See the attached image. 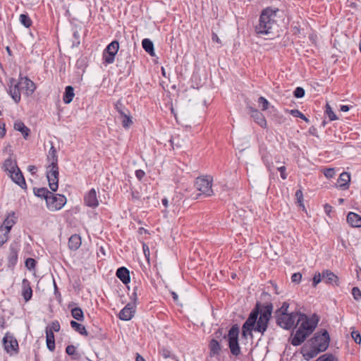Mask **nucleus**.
Here are the masks:
<instances>
[{
  "instance_id": "f257e3e1",
  "label": "nucleus",
  "mask_w": 361,
  "mask_h": 361,
  "mask_svg": "<svg viewBox=\"0 0 361 361\" xmlns=\"http://www.w3.org/2000/svg\"><path fill=\"white\" fill-rule=\"evenodd\" d=\"M277 325L284 329H290L296 323L298 328L291 339V344L298 346L302 344L316 328V322L310 320L304 314L298 312L281 313L276 315Z\"/></svg>"
},
{
  "instance_id": "f03ea898",
  "label": "nucleus",
  "mask_w": 361,
  "mask_h": 361,
  "mask_svg": "<svg viewBox=\"0 0 361 361\" xmlns=\"http://www.w3.org/2000/svg\"><path fill=\"white\" fill-rule=\"evenodd\" d=\"M273 311V305L271 302L264 304L259 308L257 304L255 308L250 313L248 318L242 326V337L247 338H253L252 331H257L262 334L267 331L269 322Z\"/></svg>"
},
{
  "instance_id": "7ed1b4c3",
  "label": "nucleus",
  "mask_w": 361,
  "mask_h": 361,
  "mask_svg": "<svg viewBox=\"0 0 361 361\" xmlns=\"http://www.w3.org/2000/svg\"><path fill=\"white\" fill-rule=\"evenodd\" d=\"M278 9L273 10L270 8H264L259 16L258 23L255 27L257 35H268L273 32V30L277 27L276 20Z\"/></svg>"
},
{
  "instance_id": "20e7f679",
  "label": "nucleus",
  "mask_w": 361,
  "mask_h": 361,
  "mask_svg": "<svg viewBox=\"0 0 361 361\" xmlns=\"http://www.w3.org/2000/svg\"><path fill=\"white\" fill-rule=\"evenodd\" d=\"M49 165L47 168V178L49 186L52 192H56L59 188V167L58 156L56 148L51 145L47 157Z\"/></svg>"
},
{
  "instance_id": "39448f33",
  "label": "nucleus",
  "mask_w": 361,
  "mask_h": 361,
  "mask_svg": "<svg viewBox=\"0 0 361 361\" xmlns=\"http://www.w3.org/2000/svg\"><path fill=\"white\" fill-rule=\"evenodd\" d=\"M212 181V177L209 176L196 178L195 185L197 190L200 192L198 196L203 195L205 197H211L214 195Z\"/></svg>"
},
{
  "instance_id": "423d86ee",
  "label": "nucleus",
  "mask_w": 361,
  "mask_h": 361,
  "mask_svg": "<svg viewBox=\"0 0 361 361\" xmlns=\"http://www.w3.org/2000/svg\"><path fill=\"white\" fill-rule=\"evenodd\" d=\"M238 335H239V327L237 324H234L231 326L228 334V346L231 353L238 356L240 353V348L238 343Z\"/></svg>"
},
{
  "instance_id": "0eeeda50",
  "label": "nucleus",
  "mask_w": 361,
  "mask_h": 361,
  "mask_svg": "<svg viewBox=\"0 0 361 361\" xmlns=\"http://www.w3.org/2000/svg\"><path fill=\"white\" fill-rule=\"evenodd\" d=\"M67 202L66 197L60 194H54L52 192L46 201L47 207L51 212L60 210Z\"/></svg>"
},
{
  "instance_id": "6e6552de",
  "label": "nucleus",
  "mask_w": 361,
  "mask_h": 361,
  "mask_svg": "<svg viewBox=\"0 0 361 361\" xmlns=\"http://www.w3.org/2000/svg\"><path fill=\"white\" fill-rule=\"evenodd\" d=\"M331 336L325 329L317 330V354L325 352L329 347Z\"/></svg>"
},
{
  "instance_id": "1a4fd4ad",
  "label": "nucleus",
  "mask_w": 361,
  "mask_h": 361,
  "mask_svg": "<svg viewBox=\"0 0 361 361\" xmlns=\"http://www.w3.org/2000/svg\"><path fill=\"white\" fill-rule=\"evenodd\" d=\"M322 281L333 286H339L340 285L338 276L329 269L324 270L321 274H317V284Z\"/></svg>"
},
{
  "instance_id": "9d476101",
  "label": "nucleus",
  "mask_w": 361,
  "mask_h": 361,
  "mask_svg": "<svg viewBox=\"0 0 361 361\" xmlns=\"http://www.w3.org/2000/svg\"><path fill=\"white\" fill-rule=\"evenodd\" d=\"M119 49V43L118 41H112L107 45L103 52L104 63L106 64H111L114 62L115 56Z\"/></svg>"
},
{
  "instance_id": "9b49d317",
  "label": "nucleus",
  "mask_w": 361,
  "mask_h": 361,
  "mask_svg": "<svg viewBox=\"0 0 361 361\" xmlns=\"http://www.w3.org/2000/svg\"><path fill=\"white\" fill-rule=\"evenodd\" d=\"M3 345L4 350L13 355L18 353V343L15 337L10 333H6L3 338Z\"/></svg>"
},
{
  "instance_id": "f8f14e48",
  "label": "nucleus",
  "mask_w": 361,
  "mask_h": 361,
  "mask_svg": "<svg viewBox=\"0 0 361 361\" xmlns=\"http://www.w3.org/2000/svg\"><path fill=\"white\" fill-rule=\"evenodd\" d=\"M301 353L307 360H310L316 356V336H314L302 346Z\"/></svg>"
},
{
  "instance_id": "ddd939ff",
  "label": "nucleus",
  "mask_w": 361,
  "mask_h": 361,
  "mask_svg": "<svg viewBox=\"0 0 361 361\" xmlns=\"http://www.w3.org/2000/svg\"><path fill=\"white\" fill-rule=\"evenodd\" d=\"M21 91H23V90L21 89V85H20V79L16 80L14 78H11L9 80L8 84V92L12 99L17 104L20 101Z\"/></svg>"
},
{
  "instance_id": "4468645a",
  "label": "nucleus",
  "mask_w": 361,
  "mask_h": 361,
  "mask_svg": "<svg viewBox=\"0 0 361 361\" xmlns=\"http://www.w3.org/2000/svg\"><path fill=\"white\" fill-rule=\"evenodd\" d=\"M20 250V245L17 242H13L9 247V255L8 256V267H14L18 262V255Z\"/></svg>"
},
{
  "instance_id": "2eb2a0df",
  "label": "nucleus",
  "mask_w": 361,
  "mask_h": 361,
  "mask_svg": "<svg viewBox=\"0 0 361 361\" xmlns=\"http://www.w3.org/2000/svg\"><path fill=\"white\" fill-rule=\"evenodd\" d=\"M20 85L24 94L27 97L32 95L36 89L35 84L27 77L20 76Z\"/></svg>"
},
{
  "instance_id": "dca6fc26",
  "label": "nucleus",
  "mask_w": 361,
  "mask_h": 361,
  "mask_svg": "<svg viewBox=\"0 0 361 361\" xmlns=\"http://www.w3.org/2000/svg\"><path fill=\"white\" fill-rule=\"evenodd\" d=\"M135 313V305L128 303L119 312L118 317L123 321L130 320Z\"/></svg>"
},
{
  "instance_id": "f3484780",
  "label": "nucleus",
  "mask_w": 361,
  "mask_h": 361,
  "mask_svg": "<svg viewBox=\"0 0 361 361\" xmlns=\"http://www.w3.org/2000/svg\"><path fill=\"white\" fill-rule=\"evenodd\" d=\"M248 109L251 117L254 119L255 122L263 128H267V121L264 115L253 107L249 106Z\"/></svg>"
},
{
  "instance_id": "a211bd4d",
  "label": "nucleus",
  "mask_w": 361,
  "mask_h": 361,
  "mask_svg": "<svg viewBox=\"0 0 361 361\" xmlns=\"http://www.w3.org/2000/svg\"><path fill=\"white\" fill-rule=\"evenodd\" d=\"M84 202L86 206L95 208L99 205L96 190L92 188L84 197Z\"/></svg>"
},
{
  "instance_id": "6ab92c4d",
  "label": "nucleus",
  "mask_w": 361,
  "mask_h": 361,
  "mask_svg": "<svg viewBox=\"0 0 361 361\" xmlns=\"http://www.w3.org/2000/svg\"><path fill=\"white\" fill-rule=\"evenodd\" d=\"M8 176L11 180L21 188L25 189L27 188L25 178L20 169H17L16 171H15L13 173H11Z\"/></svg>"
},
{
  "instance_id": "aec40b11",
  "label": "nucleus",
  "mask_w": 361,
  "mask_h": 361,
  "mask_svg": "<svg viewBox=\"0 0 361 361\" xmlns=\"http://www.w3.org/2000/svg\"><path fill=\"white\" fill-rule=\"evenodd\" d=\"M16 221L17 217L16 216V214L14 212H12L9 213L6 218L4 219L3 224L1 226V227L10 233L11 228L13 226L14 224H16Z\"/></svg>"
},
{
  "instance_id": "412c9836",
  "label": "nucleus",
  "mask_w": 361,
  "mask_h": 361,
  "mask_svg": "<svg viewBox=\"0 0 361 361\" xmlns=\"http://www.w3.org/2000/svg\"><path fill=\"white\" fill-rule=\"evenodd\" d=\"M4 170L7 173L8 175L13 173L17 169H20L15 160H13L11 157L7 158L3 164Z\"/></svg>"
},
{
  "instance_id": "4be33fe9",
  "label": "nucleus",
  "mask_w": 361,
  "mask_h": 361,
  "mask_svg": "<svg viewBox=\"0 0 361 361\" xmlns=\"http://www.w3.org/2000/svg\"><path fill=\"white\" fill-rule=\"evenodd\" d=\"M22 295L24 300L27 302L32 296V290L30 283L27 279H24L22 281Z\"/></svg>"
},
{
  "instance_id": "5701e85b",
  "label": "nucleus",
  "mask_w": 361,
  "mask_h": 361,
  "mask_svg": "<svg viewBox=\"0 0 361 361\" xmlns=\"http://www.w3.org/2000/svg\"><path fill=\"white\" fill-rule=\"evenodd\" d=\"M350 181V173L347 172H343L340 174V176L337 180L338 187L342 190H346L349 188Z\"/></svg>"
},
{
  "instance_id": "b1692460",
  "label": "nucleus",
  "mask_w": 361,
  "mask_h": 361,
  "mask_svg": "<svg viewBox=\"0 0 361 361\" xmlns=\"http://www.w3.org/2000/svg\"><path fill=\"white\" fill-rule=\"evenodd\" d=\"M116 275L124 284H128L130 281L129 270L124 267L118 268Z\"/></svg>"
},
{
  "instance_id": "393cba45",
  "label": "nucleus",
  "mask_w": 361,
  "mask_h": 361,
  "mask_svg": "<svg viewBox=\"0 0 361 361\" xmlns=\"http://www.w3.org/2000/svg\"><path fill=\"white\" fill-rule=\"evenodd\" d=\"M347 221L352 227H361V216L355 212H350L348 214Z\"/></svg>"
},
{
  "instance_id": "a878e982",
  "label": "nucleus",
  "mask_w": 361,
  "mask_h": 361,
  "mask_svg": "<svg viewBox=\"0 0 361 361\" xmlns=\"http://www.w3.org/2000/svg\"><path fill=\"white\" fill-rule=\"evenodd\" d=\"M81 238L78 234L72 235L68 240V247L72 250H77L81 245Z\"/></svg>"
},
{
  "instance_id": "bb28decb",
  "label": "nucleus",
  "mask_w": 361,
  "mask_h": 361,
  "mask_svg": "<svg viewBox=\"0 0 361 361\" xmlns=\"http://www.w3.org/2000/svg\"><path fill=\"white\" fill-rule=\"evenodd\" d=\"M14 128L16 130L20 131L25 139L29 136L30 130L22 121H16L14 123Z\"/></svg>"
},
{
  "instance_id": "cd10ccee",
  "label": "nucleus",
  "mask_w": 361,
  "mask_h": 361,
  "mask_svg": "<svg viewBox=\"0 0 361 361\" xmlns=\"http://www.w3.org/2000/svg\"><path fill=\"white\" fill-rule=\"evenodd\" d=\"M45 332L47 347L50 351H54L55 349L54 334L51 330H45Z\"/></svg>"
},
{
  "instance_id": "c85d7f7f",
  "label": "nucleus",
  "mask_w": 361,
  "mask_h": 361,
  "mask_svg": "<svg viewBox=\"0 0 361 361\" xmlns=\"http://www.w3.org/2000/svg\"><path fill=\"white\" fill-rule=\"evenodd\" d=\"M74 89L72 86H67L65 89L63 100L65 104H69L74 97Z\"/></svg>"
},
{
  "instance_id": "c756f323",
  "label": "nucleus",
  "mask_w": 361,
  "mask_h": 361,
  "mask_svg": "<svg viewBox=\"0 0 361 361\" xmlns=\"http://www.w3.org/2000/svg\"><path fill=\"white\" fill-rule=\"evenodd\" d=\"M33 192H34V194L35 196H37L38 197L43 198L46 201L51 192L46 188H35L33 189Z\"/></svg>"
},
{
  "instance_id": "7c9ffc66",
  "label": "nucleus",
  "mask_w": 361,
  "mask_h": 361,
  "mask_svg": "<svg viewBox=\"0 0 361 361\" xmlns=\"http://www.w3.org/2000/svg\"><path fill=\"white\" fill-rule=\"evenodd\" d=\"M71 326L78 333L82 336H87V331L85 326L77 322L72 320L70 322Z\"/></svg>"
},
{
  "instance_id": "2f4dec72",
  "label": "nucleus",
  "mask_w": 361,
  "mask_h": 361,
  "mask_svg": "<svg viewBox=\"0 0 361 361\" xmlns=\"http://www.w3.org/2000/svg\"><path fill=\"white\" fill-rule=\"evenodd\" d=\"M142 47L150 56H154V44L149 39H144L142 42Z\"/></svg>"
},
{
  "instance_id": "473e14b6",
  "label": "nucleus",
  "mask_w": 361,
  "mask_h": 361,
  "mask_svg": "<svg viewBox=\"0 0 361 361\" xmlns=\"http://www.w3.org/2000/svg\"><path fill=\"white\" fill-rule=\"evenodd\" d=\"M119 118L121 121V124H122V126L126 128V129H128L130 128V126L133 124V118L132 116H130V111L128 112V114H126L121 116H119Z\"/></svg>"
},
{
  "instance_id": "72a5a7b5",
  "label": "nucleus",
  "mask_w": 361,
  "mask_h": 361,
  "mask_svg": "<svg viewBox=\"0 0 361 361\" xmlns=\"http://www.w3.org/2000/svg\"><path fill=\"white\" fill-rule=\"evenodd\" d=\"M66 353L71 356L73 360H78L80 357V353L76 350V347L73 345H69L66 348Z\"/></svg>"
},
{
  "instance_id": "f704fd0d",
  "label": "nucleus",
  "mask_w": 361,
  "mask_h": 361,
  "mask_svg": "<svg viewBox=\"0 0 361 361\" xmlns=\"http://www.w3.org/2000/svg\"><path fill=\"white\" fill-rule=\"evenodd\" d=\"M115 109L119 114V116H121L126 114H128L130 111L122 103L121 100H118L114 104Z\"/></svg>"
},
{
  "instance_id": "c9c22d12",
  "label": "nucleus",
  "mask_w": 361,
  "mask_h": 361,
  "mask_svg": "<svg viewBox=\"0 0 361 361\" xmlns=\"http://www.w3.org/2000/svg\"><path fill=\"white\" fill-rule=\"evenodd\" d=\"M209 348L212 354L218 355L221 350V345L217 340L212 339L209 343Z\"/></svg>"
},
{
  "instance_id": "e433bc0d",
  "label": "nucleus",
  "mask_w": 361,
  "mask_h": 361,
  "mask_svg": "<svg viewBox=\"0 0 361 361\" xmlns=\"http://www.w3.org/2000/svg\"><path fill=\"white\" fill-rule=\"evenodd\" d=\"M72 317L78 321H83L84 314L80 307H75L71 310Z\"/></svg>"
},
{
  "instance_id": "4c0bfd02",
  "label": "nucleus",
  "mask_w": 361,
  "mask_h": 361,
  "mask_svg": "<svg viewBox=\"0 0 361 361\" xmlns=\"http://www.w3.org/2000/svg\"><path fill=\"white\" fill-rule=\"evenodd\" d=\"M317 361H338V360L334 354L324 353L317 357Z\"/></svg>"
},
{
  "instance_id": "58836bf2",
  "label": "nucleus",
  "mask_w": 361,
  "mask_h": 361,
  "mask_svg": "<svg viewBox=\"0 0 361 361\" xmlns=\"http://www.w3.org/2000/svg\"><path fill=\"white\" fill-rule=\"evenodd\" d=\"M19 20L20 23L27 28L30 27L32 25V20L27 14H20L19 17Z\"/></svg>"
},
{
  "instance_id": "ea45409f",
  "label": "nucleus",
  "mask_w": 361,
  "mask_h": 361,
  "mask_svg": "<svg viewBox=\"0 0 361 361\" xmlns=\"http://www.w3.org/2000/svg\"><path fill=\"white\" fill-rule=\"evenodd\" d=\"M9 232L0 227V247H1L8 240Z\"/></svg>"
},
{
  "instance_id": "a19ab883",
  "label": "nucleus",
  "mask_w": 361,
  "mask_h": 361,
  "mask_svg": "<svg viewBox=\"0 0 361 361\" xmlns=\"http://www.w3.org/2000/svg\"><path fill=\"white\" fill-rule=\"evenodd\" d=\"M325 113L326 114V115L329 118L330 121H335V120L338 119L336 115L333 111L331 107L330 106V105L329 104H326V105Z\"/></svg>"
},
{
  "instance_id": "79ce46f5",
  "label": "nucleus",
  "mask_w": 361,
  "mask_h": 361,
  "mask_svg": "<svg viewBox=\"0 0 361 361\" xmlns=\"http://www.w3.org/2000/svg\"><path fill=\"white\" fill-rule=\"evenodd\" d=\"M61 326L57 320L53 321L50 326H47L46 330H51V332H59L60 331Z\"/></svg>"
},
{
  "instance_id": "37998d69",
  "label": "nucleus",
  "mask_w": 361,
  "mask_h": 361,
  "mask_svg": "<svg viewBox=\"0 0 361 361\" xmlns=\"http://www.w3.org/2000/svg\"><path fill=\"white\" fill-rule=\"evenodd\" d=\"M258 104L262 105V110L266 111L269 108V102L264 97H259L258 99Z\"/></svg>"
},
{
  "instance_id": "c03bdc74",
  "label": "nucleus",
  "mask_w": 361,
  "mask_h": 361,
  "mask_svg": "<svg viewBox=\"0 0 361 361\" xmlns=\"http://www.w3.org/2000/svg\"><path fill=\"white\" fill-rule=\"evenodd\" d=\"M289 304L287 302H284L281 307L275 312V316L279 315L281 313H288V309Z\"/></svg>"
},
{
  "instance_id": "a18cd8bd",
  "label": "nucleus",
  "mask_w": 361,
  "mask_h": 361,
  "mask_svg": "<svg viewBox=\"0 0 361 361\" xmlns=\"http://www.w3.org/2000/svg\"><path fill=\"white\" fill-rule=\"evenodd\" d=\"M25 265L29 270L34 269L36 266V261L33 258L29 257L25 260Z\"/></svg>"
},
{
  "instance_id": "49530a36",
  "label": "nucleus",
  "mask_w": 361,
  "mask_h": 361,
  "mask_svg": "<svg viewBox=\"0 0 361 361\" xmlns=\"http://www.w3.org/2000/svg\"><path fill=\"white\" fill-rule=\"evenodd\" d=\"M322 171L323 172L324 175L327 178H331L334 177L335 173H336L335 170L333 168L324 169H322Z\"/></svg>"
},
{
  "instance_id": "de8ad7c7",
  "label": "nucleus",
  "mask_w": 361,
  "mask_h": 361,
  "mask_svg": "<svg viewBox=\"0 0 361 361\" xmlns=\"http://www.w3.org/2000/svg\"><path fill=\"white\" fill-rule=\"evenodd\" d=\"M293 95L296 98H302L305 96V90L301 87H298L294 90Z\"/></svg>"
},
{
  "instance_id": "09e8293b",
  "label": "nucleus",
  "mask_w": 361,
  "mask_h": 361,
  "mask_svg": "<svg viewBox=\"0 0 361 361\" xmlns=\"http://www.w3.org/2000/svg\"><path fill=\"white\" fill-rule=\"evenodd\" d=\"M290 114L295 117H298L307 121V118L305 117V116L298 109L291 110Z\"/></svg>"
},
{
  "instance_id": "8fccbe9b",
  "label": "nucleus",
  "mask_w": 361,
  "mask_h": 361,
  "mask_svg": "<svg viewBox=\"0 0 361 361\" xmlns=\"http://www.w3.org/2000/svg\"><path fill=\"white\" fill-rule=\"evenodd\" d=\"M352 295L356 300L361 299V291L357 287H354L352 289Z\"/></svg>"
},
{
  "instance_id": "3c124183",
  "label": "nucleus",
  "mask_w": 361,
  "mask_h": 361,
  "mask_svg": "<svg viewBox=\"0 0 361 361\" xmlns=\"http://www.w3.org/2000/svg\"><path fill=\"white\" fill-rule=\"evenodd\" d=\"M352 338L354 340V341L356 343H361V335L358 331H353L351 333Z\"/></svg>"
},
{
  "instance_id": "603ef678",
  "label": "nucleus",
  "mask_w": 361,
  "mask_h": 361,
  "mask_svg": "<svg viewBox=\"0 0 361 361\" xmlns=\"http://www.w3.org/2000/svg\"><path fill=\"white\" fill-rule=\"evenodd\" d=\"M277 170L280 172L281 178L283 180H286L288 177V174L286 173V168L284 166H279L277 168Z\"/></svg>"
},
{
  "instance_id": "864d4df0",
  "label": "nucleus",
  "mask_w": 361,
  "mask_h": 361,
  "mask_svg": "<svg viewBox=\"0 0 361 361\" xmlns=\"http://www.w3.org/2000/svg\"><path fill=\"white\" fill-rule=\"evenodd\" d=\"M262 159L264 163L265 164V165L267 166L268 170H270L271 169V163L269 161L268 154H265V153H263L262 154Z\"/></svg>"
},
{
  "instance_id": "5fc2aeb1",
  "label": "nucleus",
  "mask_w": 361,
  "mask_h": 361,
  "mask_svg": "<svg viewBox=\"0 0 361 361\" xmlns=\"http://www.w3.org/2000/svg\"><path fill=\"white\" fill-rule=\"evenodd\" d=\"M295 197L297 199L298 202L300 204V205L304 207V205L302 203V200H303V195H302V192L301 190H298L295 192Z\"/></svg>"
},
{
  "instance_id": "6e6d98bb",
  "label": "nucleus",
  "mask_w": 361,
  "mask_h": 361,
  "mask_svg": "<svg viewBox=\"0 0 361 361\" xmlns=\"http://www.w3.org/2000/svg\"><path fill=\"white\" fill-rule=\"evenodd\" d=\"M302 275L300 273H295L291 276V281L294 283H299L301 281Z\"/></svg>"
},
{
  "instance_id": "4d7b16f0",
  "label": "nucleus",
  "mask_w": 361,
  "mask_h": 361,
  "mask_svg": "<svg viewBox=\"0 0 361 361\" xmlns=\"http://www.w3.org/2000/svg\"><path fill=\"white\" fill-rule=\"evenodd\" d=\"M142 250H143V252H144V255H145L146 259H147V261H149V256H150V252H149V247L145 243H143V245H142Z\"/></svg>"
},
{
  "instance_id": "13d9d810",
  "label": "nucleus",
  "mask_w": 361,
  "mask_h": 361,
  "mask_svg": "<svg viewBox=\"0 0 361 361\" xmlns=\"http://www.w3.org/2000/svg\"><path fill=\"white\" fill-rule=\"evenodd\" d=\"M6 134L5 123L0 120V138L3 137Z\"/></svg>"
},
{
  "instance_id": "bf43d9fd",
  "label": "nucleus",
  "mask_w": 361,
  "mask_h": 361,
  "mask_svg": "<svg viewBox=\"0 0 361 361\" xmlns=\"http://www.w3.org/2000/svg\"><path fill=\"white\" fill-rule=\"evenodd\" d=\"M145 176V173L144 171H142L141 169H138V170L135 171V176L139 180H141Z\"/></svg>"
},
{
  "instance_id": "052dcab7",
  "label": "nucleus",
  "mask_w": 361,
  "mask_h": 361,
  "mask_svg": "<svg viewBox=\"0 0 361 361\" xmlns=\"http://www.w3.org/2000/svg\"><path fill=\"white\" fill-rule=\"evenodd\" d=\"M137 287L135 286L134 288H133V292L132 293V295L130 297V299L133 300V303L132 304H135V302L137 300Z\"/></svg>"
},
{
  "instance_id": "680f3d73",
  "label": "nucleus",
  "mask_w": 361,
  "mask_h": 361,
  "mask_svg": "<svg viewBox=\"0 0 361 361\" xmlns=\"http://www.w3.org/2000/svg\"><path fill=\"white\" fill-rule=\"evenodd\" d=\"M324 209L325 213L327 215H329L332 211V207L327 204L324 205Z\"/></svg>"
},
{
  "instance_id": "e2e57ef3",
  "label": "nucleus",
  "mask_w": 361,
  "mask_h": 361,
  "mask_svg": "<svg viewBox=\"0 0 361 361\" xmlns=\"http://www.w3.org/2000/svg\"><path fill=\"white\" fill-rule=\"evenodd\" d=\"M181 200L180 195H177L176 197H173L171 202V204L175 206L176 204H178V202Z\"/></svg>"
},
{
  "instance_id": "0e129e2a",
  "label": "nucleus",
  "mask_w": 361,
  "mask_h": 361,
  "mask_svg": "<svg viewBox=\"0 0 361 361\" xmlns=\"http://www.w3.org/2000/svg\"><path fill=\"white\" fill-rule=\"evenodd\" d=\"M212 39L213 42H216L217 43H221V40L216 33L212 34Z\"/></svg>"
},
{
  "instance_id": "69168bd1",
  "label": "nucleus",
  "mask_w": 361,
  "mask_h": 361,
  "mask_svg": "<svg viewBox=\"0 0 361 361\" xmlns=\"http://www.w3.org/2000/svg\"><path fill=\"white\" fill-rule=\"evenodd\" d=\"M340 109L341 111L347 112L350 110V107L348 105H341Z\"/></svg>"
},
{
  "instance_id": "338daca9",
  "label": "nucleus",
  "mask_w": 361,
  "mask_h": 361,
  "mask_svg": "<svg viewBox=\"0 0 361 361\" xmlns=\"http://www.w3.org/2000/svg\"><path fill=\"white\" fill-rule=\"evenodd\" d=\"M135 361H145V360L139 353H137Z\"/></svg>"
},
{
  "instance_id": "774afa93",
  "label": "nucleus",
  "mask_w": 361,
  "mask_h": 361,
  "mask_svg": "<svg viewBox=\"0 0 361 361\" xmlns=\"http://www.w3.org/2000/svg\"><path fill=\"white\" fill-rule=\"evenodd\" d=\"M28 171L32 173H34L36 171V167L35 166L30 165L28 166Z\"/></svg>"
}]
</instances>
